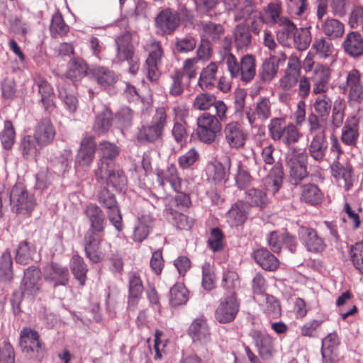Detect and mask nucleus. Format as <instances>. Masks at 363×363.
<instances>
[{
    "mask_svg": "<svg viewBox=\"0 0 363 363\" xmlns=\"http://www.w3.org/2000/svg\"><path fill=\"white\" fill-rule=\"evenodd\" d=\"M119 147L114 143L103 140L99 144L100 160L95 170V177L101 184L106 183L121 190L126 184V177L114 160L119 155Z\"/></svg>",
    "mask_w": 363,
    "mask_h": 363,
    "instance_id": "1",
    "label": "nucleus"
},
{
    "mask_svg": "<svg viewBox=\"0 0 363 363\" xmlns=\"http://www.w3.org/2000/svg\"><path fill=\"white\" fill-rule=\"evenodd\" d=\"M168 115L164 107L157 108L151 122L141 125L137 134L140 143H153L162 139L167 125Z\"/></svg>",
    "mask_w": 363,
    "mask_h": 363,
    "instance_id": "2",
    "label": "nucleus"
},
{
    "mask_svg": "<svg viewBox=\"0 0 363 363\" xmlns=\"http://www.w3.org/2000/svg\"><path fill=\"white\" fill-rule=\"evenodd\" d=\"M225 63L231 77H240L245 84L252 82L256 75V60L252 55L247 54L238 62L235 55L229 53L225 56Z\"/></svg>",
    "mask_w": 363,
    "mask_h": 363,
    "instance_id": "3",
    "label": "nucleus"
},
{
    "mask_svg": "<svg viewBox=\"0 0 363 363\" xmlns=\"http://www.w3.org/2000/svg\"><path fill=\"white\" fill-rule=\"evenodd\" d=\"M9 204L12 212L30 216L36 206V201L34 195L28 191L26 185L18 182L9 192Z\"/></svg>",
    "mask_w": 363,
    "mask_h": 363,
    "instance_id": "4",
    "label": "nucleus"
},
{
    "mask_svg": "<svg viewBox=\"0 0 363 363\" xmlns=\"http://www.w3.org/2000/svg\"><path fill=\"white\" fill-rule=\"evenodd\" d=\"M269 135L274 141H279L289 147L298 142L301 133L293 123L286 124L284 118H274L268 124Z\"/></svg>",
    "mask_w": 363,
    "mask_h": 363,
    "instance_id": "5",
    "label": "nucleus"
},
{
    "mask_svg": "<svg viewBox=\"0 0 363 363\" xmlns=\"http://www.w3.org/2000/svg\"><path fill=\"white\" fill-rule=\"evenodd\" d=\"M313 103L314 112L308 114L307 118L308 125L310 130L315 131L327 127V118L333 109L332 98L327 94L315 95Z\"/></svg>",
    "mask_w": 363,
    "mask_h": 363,
    "instance_id": "6",
    "label": "nucleus"
},
{
    "mask_svg": "<svg viewBox=\"0 0 363 363\" xmlns=\"http://www.w3.org/2000/svg\"><path fill=\"white\" fill-rule=\"evenodd\" d=\"M84 247L86 257L93 263L104 260L111 250V245L104 238V234L85 233Z\"/></svg>",
    "mask_w": 363,
    "mask_h": 363,
    "instance_id": "7",
    "label": "nucleus"
},
{
    "mask_svg": "<svg viewBox=\"0 0 363 363\" xmlns=\"http://www.w3.org/2000/svg\"><path fill=\"white\" fill-rule=\"evenodd\" d=\"M196 134L201 142L211 145L216 139L222 130V125L218 121L216 116L208 112L200 114L196 119Z\"/></svg>",
    "mask_w": 363,
    "mask_h": 363,
    "instance_id": "8",
    "label": "nucleus"
},
{
    "mask_svg": "<svg viewBox=\"0 0 363 363\" xmlns=\"http://www.w3.org/2000/svg\"><path fill=\"white\" fill-rule=\"evenodd\" d=\"M97 201L106 209L109 221L118 231L123 230L122 214L114 194L107 188L101 189L97 194Z\"/></svg>",
    "mask_w": 363,
    "mask_h": 363,
    "instance_id": "9",
    "label": "nucleus"
},
{
    "mask_svg": "<svg viewBox=\"0 0 363 363\" xmlns=\"http://www.w3.org/2000/svg\"><path fill=\"white\" fill-rule=\"evenodd\" d=\"M344 89L347 93L350 106H359L363 102V81L357 69L354 68L347 73Z\"/></svg>",
    "mask_w": 363,
    "mask_h": 363,
    "instance_id": "10",
    "label": "nucleus"
},
{
    "mask_svg": "<svg viewBox=\"0 0 363 363\" xmlns=\"http://www.w3.org/2000/svg\"><path fill=\"white\" fill-rule=\"evenodd\" d=\"M298 235L307 251L313 254H320L325 250L326 242L315 228L301 225L298 228Z\"/></svg>",
    "mask_w": 363,
    "mask_h": 363,
    "instance_id": "11",
    "label": "nucleus"
},
{
    "mask_svg": "<svg viewBox=\"0 0 363 363\" xmlns=\"http://www.w3.org/2000/svg\"><path fill=\"white\" fill-rule=\"evenodd\" d=\"M326 126H323L318 130L311 131L308 126V133L311 139L308 145V154L315 161L321 162L326 155L328 143L326 136Z\"/></svg>",
    "mask_w": 363,
    "mask_h": 363,
    "instance_id": "12",
    "label": "nucleus"
},
{
    "mask_svg": "<svg viewBox=\"0 0 363 363\" xmlns=\"http://www.w3.org/2000/svg\"><path fill=\"white\" fill-rule=\"evenodd\" d=\"M43 277L53 288L66 286L69 280V272L66 266L52 262L44 267Z\"/></svg>",
    "mask_w": 363,
    "mask_h": 363,
    "instance_id": "13",
    "label": "nucleus"
},
{
    "mask_svg": "<svg viewBox=\"0 0 363 363\" xmlns=\"http://www.w3.org/2000/svg\"><path fill=\"white\" fill-rule=\"evenodd\" d=\"M272 102L267 96H259L246 112V116L251 127L256 126L257 121L263 123L272 116Z\"/></svg>",
    "mask_w": 363,
    "mask_h": 363,
    "instance_id": "14",
    "label": "nucleus"
},
{
    "mask_svg": "<svg viewBox=\"0 0 363 363\" xmlns=\"http://www.w3.org/2000/svg\"><path fill=\"white\" fill-rule=\"evenodd\" d=\"M239 308L240 302L236 294L233 292L220 301L216 310V319L220 323H230L235 320L239 311Z\"/></svg>",
    "mask_w": 363,
    "mask_h": 363,
    "instance_id": "15",
    "label": "nucleus"
},
{
    "mask_svg": "<svg viewBox=\"0 0 363 363\" xmlns=\"http://www.w3.org/2000/svg\"><path fill=\"white\" fill-rule=\"evenodd\" d=\"M224 138L230 148L239 149L245 146L247 134L238 121H230L223 128Z\"/></svg>",
    "mask_w": 363,
    "mask_h": 363,
    "instance_id": "16",
    "label": "nucleus"
},
{
    "mask_svg": "<svg viewBox=\"0 0 363 363\" xmlns=\"http://www.w3.org/2000/svg\"><path fill=\"white\" fill-rule=\"evenodd\" d=\"M251 337L259 356L263 360H269L276 352L275 339L269 334L259 330L252 332Z\"/></svg>",
    "mask_w": 363,
    "mask_h": 363,
    "instance_id": "17",
    "label": "nucleus"
},
{
    "mask_svg": "<svg viewBox=\"0 0 363 363\" xmlns=\"http://www.w3.org/2000/svg\"><path fill=\"white\" fill-rule=\"evenodd\" d=\"M41 272L38 267L32 266L26 269L21 284V291L24 297L35 296L40 289Z\"/></svg>",
    "mask_w": 363,
    "mask_h": 363,
    "instance_id": "18",
    "label": "nucleus"
},
{
    "mask_svg": "<svg viewBox=\"0 0 363 363\" xmlns=\"http://www.w3.org/2000/svg\"><path fill=\"white\" fill-rule=\"evenodd\" d=\"M33 79L34 85L38 87V92L40 96V102L45 111L52 113L56 108L55 95L52 85L40 74H35Z\"/></svg>",
    "mask_w": 363,
    "mask_h": 363,
    "instance_id": "19",
    "label": "nucleus"
},
{
    "mask_svg": "<svg viewBox=\"0 0 363 363\" xmlns=\"http://www.w3.org/2000/svg\"><path fill=\"white\" fill-rule=\"evenodd\" d=\"M84 212L89 223V228L86 233L104 234L106 220L101 208L96 203H90L86 206Z\"/></svg>",
    "mask_w": 363,
    "mask_h": 363,
    "instance_id": "20",
    "label": "nucleus"
},
{
    "mask_svg": "<svg viewBox=\"0 0 363 363\" xmlns=\"http://www.w3.org/2000/svg\"><path fill=\"white\" fill-rule=\"evenodd\" d=\"M308 156L305 152L291 155L287 161L289 169L291 182L294 185H298L307 177L306 162Z\"/></svg>",
    "mask_w": 363,
    "mask_h": 363,
    "instance_id": "21",
    "label": "nucleus"
},
{
    "mask_svg": "<svg viewBox=\"0 0 363 363\" xmlns=\"http://www.w3.org/2000/svg\"><path fill=\"white\" fill-rule=\"evenodd\" d=\"M179 24V15L171 9L161 11L155 18L156 27L162 35L172 34Z\"/></svg>",
    "mask_w": 363,
    "mask_h": 363,
    "instance_id": "22",
    "label": "nucleus"
},
{
    "mask_svg": "<svg viewBox=\"0 0 363 363\" xmlns=\"http://www.w3.org/2000/svg\"><path fill=\"white\" fill-rule=\"evenodd\" d=\"M96 144L91 136L84 137L80 143V147L75 159V166L81 167H89L95 157Z\"/></svg>",
    "mask_w": 363,
    "mask_h": 363,
    "instance_id": "23",
    "label": "nucleus"
},
{
    "mask_svg": "<svg viewBox=\"0 0 363 363\" xmlns=\"http://www.w3.org/2000/svg\"><path fill=\"white\" fill-rule=\"evenodd\" d=\"M20 346L29 356L38 354L42 347L38 333L30 328H23L20 333Z\"/></svg>",
    "mask_w": 363,
    "mask_h": 363,
    "instance_id": "24",
    "label": "nucleus"
},
{
    "mask_svg": "<svg viewBox=\"0 0 363 363\" xmlns=\"http://www.w3.org/2000/svg\"><path fill=\"white\" fill-rule=\"evenodd\" d=\"M187 333L194 343L205 345L211 341L210 328L203 317L195 318L189 325Z\"/></svg>",
    "mask_w": 363,
    "mask_h": 363,
    "instance_id": "25",
    "label": "nucleus"
},
{
    "mask_svg": "<svg viewBox=\"0 0 363 363\" xmlns=\"http://www.w3.org/2000/svg\"><path fill=\"white\" fill-rule=\"evenodd\" d=\"M330 70L327 66L318 64L312 77V93L313 95L326 94L329 89Z\"/></svg>",
    "mask_w": 363,
    "mask_h": 363,
    "instance_id": "26",
    "label": "nucleus"
},
{
    "mask_svg": "<svg viewBox=\"0 0 363 363\" xmlns=\"http://www.w3.org/2000/svg\"><path fill=\"white\" fill-rule=\"evenodd\" d=\"M156 182L159 186L164 189L165 182H167L174 191H179L182 189V178L175 164H171L165 170L157 169Z\"/></svg>",
    "mask_w": 363,
    "mask_h": 363,
    "instance_id": "27",
    "label": "nucleus"
},
{
    "mask_svg": "<svg viewBox=\"0 0 363 363\" xmlns=\"http://www.w3.org/2000/svg\"><path fill=\"white\" fill-rule=\"evenodd\" d=\"M56 134L55 128L49 118H43L35 127L34 138L40 147L50 145Z\"/></svg>",
    "mask_w": 363,
    "mask_h": 363,
    "instance_id": "28",
    "label": "nucleus"
},
{
    "mask_svg": "<svg viewBox=\"0 0 363 363\" xmlns=\"http://www.w3.org/2000/svg\"><path fill=\"white\" fill-rule=\"evenodd\" d=\"M113 122V115L111 110L104 106L102 109L95 114L92 125V131L97 136L107 133Z\"/></svg>",
    "mask_w": 363,
    "mask_h": 363,
    "instance_id": "29",
    "label": "nucleus"
},
{
    "mask_svg": "<svg viewBox=\"0 0 363 363\" xmlns=\"http://www.w3.org/2000/svg\"><path fill=\"white\" fill-rule=\"evenodd\" d=\"M218 70V64L215 62H210L201 70L197 86L203 91H212L216 87Z\"/></svg>",
    "mask_w": 363,
    "mask_h": 363,
    "instance_id": "30",
    "label": "nucleus"
},
{
    "mask_svg": "<svg viewBox=\"0 0 363 363\" xmlns=\"http://www.w3.org/2000/svg\"><path fill=\"white\" fill-rule=\"evenodd\" d=\"M332 176L336 180H343L344 189L349 191L354 183V169L351 164H343L339 161H335L330 166Z\"/></svg>",
    "mask_w": 363,
    "mask_h": 363,
    "instance_id": "31",
    "label": "nucleus"
},
{
    "mask_svg": "<svg viewBox=\"0 0 363 363\" xmlns=\"http://www.w3.org/2000/svg\"><path fill=\"white\" fill-rule=\"evenodd\" d=\"M250 213V206L243 201H238L233 203L227 213L228 223L233 226H239L245 223Z\"/></svg>",
    "mask_w": 363,
    "mask_h": 363,
    "instance_id": "32",
    "label": "nucleus"
},
{
    "mask_svg": "<svg viewBox=\"0 0 363 363\" xmlns=\"http://www.w3.org/2000/svg\"><path fill=\"white\" fill-rule=\"evenodd\" d=\"M359 124L356 116L347 118L341 131V141L346 145L355 146L359 138Z\"/></svg>",
    "mask_w": 363,
    "mask_h": 363,
    "instance_id": "33",
    "label": "nucleus"
},
{
    "mask_svg": "<svg viewBox=\"0 0 363 363\" xmlns=\"http://www.w3.org/2000/svg\"><path fill=\"white\" fill-rule=\"evenodd\" d=\"M344 51L351 57H357L363 55V38L356 31L348 33L342 43Z\"/></svg>",
    "mask_w": 363,
    "mask_h": 363,
    "instance_id": "34",
    "label": "nucleus"
},
{
    "mask_svg": "<svg viewBox=\"0 0 363 363\" xmlns=\"http://www.w3.org/2000/svg\"><path fill=\"white\" fill-rule=\"evenodd\" d=\"M283 165L280 162H277L270 169L265 179V190L269 193H272V194H276L283 184Z\"/></svg>",
    "mask_w": 363,
    "mask_h": 363,
    "instance_id": "35",
    "label": "nucleus"
},
{
    "mask_svg": "<svg viewBox=\"0 0 363 363\" xmlns=\"http://www.w3.org/2000/svg\"><path fill=\"white\" fill-rule=\"evenodd\" d=\"M117 45L116 57L119 61H128L135 57V48L132 43L131 35L125 33L116 40Z\"/></svg>",
    "mask_w": 363,
    "mask_h": 363,
    "instance_id": "36",
    "label": "nucleus"
},
{
    "mask_svg": "<svg viewBox=\"0 0 363 363\" xmlns=\"http://www.w3.org/2000/svg\"><path fill=\"white\" fill-rule=\"evenodd\" d=\"M300 199L311 206H317L323 200V193L315 184L307 183L300 186Z\"/></svg>",
    "mask_w": 363,
    "mask_h": 363,
    "instance_id": "37",
    "label": "nucleus"
},
{
    "mask_svg": "<svg viewBox=\"0 0 363 363\" xmlns=\"http://www.w3.org/2000/svg\"><path fill=\"white\" fill-rule=\"evenodd\" d=\"M252 257L256 263L266 271H275L279 266V259L267 249L255 250Z\"/></svg>",
    "mask_w": 363,
    "mask_h": 363,
    "instance_id": "38",
    "label": "nucleus"
},
{
    "mask_svg": "<svg viewBox=\"0 0 363 363\" xmlns=\"http://www.w3.org/2000/svg\"><path fill=\"white\" fill-rule=\"evenodd\" d=\"M331 40V39L323 36L315 38L312 43L311 52L320 60L330 58L335 52V48Z\"/></svg>",
    "mask_w": 363,
    "mask_h": 363,
    "instance_id": "39",
    "label": "nucleus"
},
{
    "mask_svg": "<svg viewBox=\"0 0 363 363\" xmlns=\"http://www.w3.org/2000/svg\"><path fill=\"white\" fill-rule=\"evenodd\" d=\"M320 30L328 38L335 40L344 35L345 25L336 18L327 17L321 21Z\"/></svg>",
    "mask_w": 363,
    "mask_h": 363,
    "instance_id": "40",
    "label": "nucleus"
},
{
    "mask_svg": "<svg viewBox=\"0 0 363 363\" xmlns=\"http://www.w3.org/2000/svg\"><path fill=\"white\" fill-rule=\"evenodd\" d=\"M261 13L266 21V25L269 26L277 25L285 17L282 16L281 3L277 1H271L263 7Z\"/></svg>",
    "mask_w": 363,
    "mask_h": 363,
    "instance_id": "41",
    "label": "nucleus"
},
{
    "mask_svg": "<svg viewBox=\"0 0 363 363\" xmlns=\"http://www.w3.org/2000/svg\"><path fill=\"white\" fill-rule=\"evenodd\" d=\"M154 225V219L150 215H143L139 218L134 228L133 240L137 242L145 240Z\"/></svg>",
    "mask_w": 363,
    "mask_h": 363,
    "instance_id": "42",
    "label": "nucleus"
},
{
    "mask_svg": "<svg viewBox=\"0 0 363 363\" xmlns=\"http://www.w3.org/2000/svg\"><path fill=\"white\" fill-rule=\"evenodd\" d=\"M277 25L279 26L277 33L278 41L284 45H289L290 40H292L298 30L296 26L286 16Z\"/></svg>",
    "mask_w": 363,
    "mask_h": 363,
    "instance_id": "43",
    "label": "nucleus"
},
{
    "mask_svg": "<svg viewBox=\"0 0 363 363\" xmlns=\"http://www.w3.org/2000/svg\"><path fill=\"white\" fill-rule=\"evenodd\" d=\"M88 65L82 58H73L68 63L65 76L72 82L81 80L87 73Z\"/></svg>",
    "mask_w": 363,
    "mask_h": 363,
    "instance_id": "44",
    "label": "nucleus"
},
{
    "mask_svg": "<svg viewBox=\"0 0 363 363\" xmlns=\"http://www.w3.org/2000/svg\"><path fill=\"white\" fill-rule=\"evenodd\" d=\"M40 149L34 137L27 135L21 138L19 150L25 160L35 159L40 153Z\"/></svg>",
    "mask_w": 363,
    "mask_h": 363,
    "instance_id": "45",
    "label": "nucleus"
},
{
    "mask_svg": "<svg viewBox=\"0 0 363 363\" xmlns=\"http://www.w3.org/2000/svg\"><path fill=\"white\" fill-rule=\"evenodd\" d=\"M91 74L97 84L103 88L113 86L117 82V77L113 71L104 67H94Z\"/></svg>",
    "mask_w": 363,
    "mask_h": 363,
    "instance_id": "46",
    "label": "nucleus"
},
{
    "mask_svg": "<svg viewBox=\"0 0 363 363\" xmlns=\"http://www.w3.org/2000/svg\"><path fill=\"white\" fill-rule=\"evenodd\" d=\"M257 8V2L256 0H242L240 7L238 9L235 16V21H247L250 18L260 12Z\"/></svg>",
    "mask_w": 363,
    "mask_h": 363,
    "instance_id": "47",
    "label": "nucleus"
},
{
    "mask_svg": "<svg viewBox=\"0 0 363 363\" xmlns=\"http://www.w3.org/2000/svg\"><path fill=\"white\" fill-rule=\"evenodd\" d=\"M233 38L238 49H247L252 42L250 30L244 23H239L235 27Z\"/></svg>",
    "mask_w": 363,
    "mask_h": 363,
    "instance_id": "48",
    "label": "nucleus"
},
{
    "mask_svg": "<svg viewBox=\"0 0 363 363\" xmlns=\"http://www.w3.org/2000/svg\"><path fill=\"white\" fill-rule=\"evenodd\" d=\"M70 269L79 284L84 286L87 279L88 272V267L84 259L78 255H73L70 262Z\"/></svg>",
    "mask_w": 363,
    "mask_h": 363,
    "instance_id": "49",
    "label": "nucleus"
},
{
    "mask_svg": "<svg viewBox=\"0 0 363 363\" xmlns=\"http://www.w3.org/2000/svg\"><path fill=\"white\" fill-rule=\"evenodd\" d=\"M263 313L268 318H278L281 315L280 301L275 296L265 294L264 301L262 304Z\"/></svg>",
    "mask_w": 363,
    "mask_h": 363,
    "instance_id": "50",
    "label": "nucleus"
},
{
    "mask_svg": "<svg viewBox=\"0 0 363 363\" xmlns=\"http://www.w3.org/2000/svg\"><path fill=\"white\" fill-rule=\"evenodd\" d=\"M201 33L207 40L216 42L220 40L225 33V29L222 24L211 21L201 23Z\"/></svg>",
    "mask_w": 363,
    "mask_h": 363,
    "instance_id": "51",
    "label": "nucleus"
},
{
    "mask_svg": "<svg viewBox=\"0 0 363 363\" xmlns=\"http://www.w3.org/2000/svg\"><path fill=\"white\" fill-rule=\"evenodd\" d=\"M50 31L52 38L65 36L69 31V26L65 22L63 16L60 11H56L52 15Z\"/></svg>",
    "mask_w": 363,
    "mask_h": 363,
    "instance_id": "52",
    "label": "nucleus"
},
{
    "mask_svg": "<svg viewBox=\"0 0 363 363\" xmlns=\"http://www.w3.org/2000/svg\"><path fill=\"white\" fill-rule=\"evenodd\" d=\"M189 298V291L183 284H174L169 291V303L172 307L185 304Z\"/></svg>",
    "mask_w": 363,
    "mask_h": 363,
    "instance_id": "53",
    "label": "nucleus"
},
{
    "mask_svg": "<svg viewBox=\"0 0 363 363\" xmlns=\"http://www.w3.org/2000/svg\"><path fill=\"white\" fill-rule=\"evenodd\" d=\"M169 95L174 97L182 95L184 91V73L182 72L181 69H176L169 74Z\"/></svg>",
    "mask_w": 363,
    "mask_h": 363,
    "instance_id": "54",
    "label": "nucleus"
},
{
    "mask_svg": "<svg viewBox=\"0 0 363 363\" xmlns=\"http://www.w3.org/2000/svg\"><path fill=\"white\" fill-rule=\"evenodd\" d=\"M272 58H266L258 70V77L264 83H269L277 76L279 67L271 61Z\"/></svg>",
    "mask_w": 363,
    "mask_h": 363,
    "instance_id": "55",
    "label": "nucleus"
},
{
    "mask_svg": "<svg viewBox=\"0 0 363 363\" xmlns=\"http://www.w3.org/2000/svg\"><path fill=\"white\" fill-rule=\"evenodd\" d=\"M0 141L6 150H11L15 143L16 131L13 123L9 120L4 123V128L0 133Z\"/></svg>",
    "mask_w": 363,
    "mask_h": 363,
    "instance_id": "56",
    "label": "nucleus"
},
{
    "mask_svg": "<svg viewBox=\"0 0 363 363\" xmlns=\"http://www.w3.org/2000/svg\"><path fill=\"white\" fill-rule=\"evenodd\" d=\"M216 98L213 94L207 91L201 92L196 95L192 102V108L196 111L206 112L213 106Z\"/></svg>",
    "mask_w": 363,
    "mask_h": 363,
    "instance_id": "57",
    "label": "nucleus"
},
{
    "mask_svg": "<svg viewBox=\"0 0 363 363\" xmlns=\"http://www.w3.org/2000/svg\"><path fill=\"white\" fill-rule=\"evenodd\" d=\"M13 262L11 253L5 250L0 257V279L3 281H10L13 279Z\"/></svg>",
    "mask_w": 363,
    "mask_h": 363,
    "instance_id": "58",
    "label": "nucleus"
},
{
    "mask_svg": "<svg viewBox=\"0 0 363 363\" xmlns=\"http://www.w3.org/2000/svg\"><path fill=\"white\" fill-rule=\"evenodd\" d=\"M246 199L250 207L257 206L259 209H263L268 204V199L266 194L257 189H249L246 192Z\"/></svg>",
    "mask_w": 363,
    "mask_h": 363,
    "instance_id": "59",
    "label": "nucleus"
},
{
    "mask_svg": "<svg viewBox=\"0 0 363 363\" xmlns=\"http://www.w3.org/2000/svg\"><path fill=\"white\" fill-rule=\"evenodd\" d=\"M187 122L174 121L171 130L172 136L174 142L181 147H183L188 138Z\"/></svg>",
    "mask_w": 363,
    "mask_h": 363,
    "instance_id": "60",
    "label": "nucleus"
},
{
    "mask_svg": "<svg viewBox=\"0 0 363 363\" xmlns=\"http://www.w3.org/2000/svg\"><path fill=\"white\" fill-rule=\"evenodd\" d=\"M35 249L31 248L27 241L19 243L16 250L15 259L18 264L26 265L33 260Z\"/></svg>",
    "mask_w": 363,
    "mask_h": 363,
    "instance_id": "61",
    "label": "nucleus"
},
{
    "mask_svg": "<svg viewBox=\"0 0 363 363\" xmlns=\"http://www.w3.org/2000/svg\"><path fill=\"white\" fill-rule=\"evenodd\" d=\"M311 27L301 28L297 30L296 33L293 37L294 46L298 50H305L310 45L312 40L311 33L310 31Z\"/></svg>",
    "mask_w": 363,
    "mask_h": 363,
    "instance_id": "62",
    "label": "nucleus"
},
{
    "mask_svg": "<svg viewBox=\"0 0 363 363\" xmlns=\"http://www.w3.org/2000/svg\"><path fill=\"white\" fill-rule=\"evenodd\" d=\"M240 281L238 274L233 270H226L223 274L221 286L225 290L228 291L230 294L240 288Z\"/></svg>",
    "mask_w": 363,
    "mask_h": 363,
    "instance_id": "63",
    "label": "nucleus"
},
{
    "mask_svg": "<svg viewBox=\"0 0 363 363\" xmlns=\"http://www.w3.org/2000/svg\"><path fill=\"white\" fill-rule=\"evenodd\" d=\"M200 159V154L196 147H191L178 157V165L182 169L191 168Z\"/></svg>",
    "mask_w": 363,
    "mask_h": 363,
    "instance_id": "64",
    "label": "nucleus"
}]
</instances>
